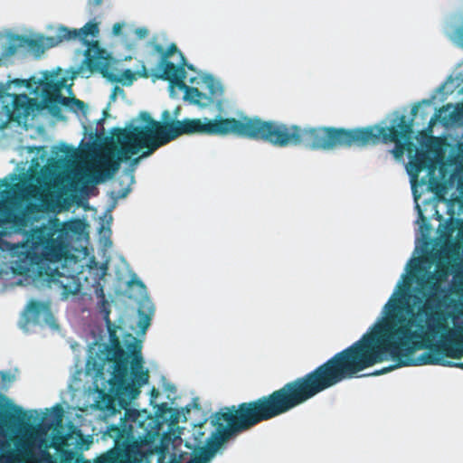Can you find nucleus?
<instances>
[{"instance_id": "a878e982", "label": "nucleus", "mask_w": 463, "mask_h": 463, "mask_svg": "<svg viewBox=\"0 0 463 463\" xmlns=\"http://www.w3.org/2000/svg\"><path fill=\"white\" fill-rule=\"evenodd\" d=\"M385 307L389 309V312H391L392 310H396L398 308L397 301L392 300V298H391L389 302L385 305Z\"/></svg>"}, {"instance_id": "412c9836", "label": "nucleus", "mask_w": 463, "mask_h": 463, "mask_svg": "<svg viewBox=\"0 0 463 463\" xmlns=\"http://www.w3.org/2000/svg\"><path fill=\"white\" fill-rule=\"evenodd\" d=\"M14 413L10 412L5 415V418L9 421H19L21 418L25 416V411L19 406L13 407Z\"/></svg>"}, {"instance_id": "a211bd4d", "label": "nucleus", "mask_w": 463, "mask_h": 463, "mask_svg": "<svg viewBox=\"0 0 463 463\" xmlns=\"http://www.w3.org/2000/svg\"><path fill=\"white\" fill-rule=\"evenodd\" d=\"M205 83L209 92L207 98H211V104H213L215 100H219V99L222 96L223 89L221 84L216 82L213 78L207 79ZM218 103L221 102L218 101Z\"/></svg>"}, {"instance_id": "6ab92c4d", "label": "nucleus", "mask_w": 463, "mask_h": 463, "mask_svg": "<svg viewBox=\"0 0 463 463\" xmlns=\"http://www.w3.org/2000/svg\"><path fill=\"white\" fill-rule=\"evenodd\" d=\"M28 311L35 319H38L42 314H51L49 303L38 300H32L28 304Z\"/></svg>"}, {"instance_id": "c756f323", "label": "nucleus", "mask_w": 463, "mask_h": 463, "mask_svg": "<svg viewBox=\"0 0 463 463\" xmlns=\"http://www.w3.org/2000/svg\"><path fill=\"white\" fill-rule=\"evenodd\" d=\"M145 156H143V153L141 154V156H137V157H135L132 159L131 161V165L132 166H135L138 164V162L140 161L141 158H144Z\"/></svg>"}, {"instance_id": "c85d7f7f", "label": "nucleus", "mask_w": 463, "mask_h": 463, "mask_svg": "<svg viewBox=\"0 0 463 463\" xmlns=\"http://www.w3.org/2000/svg\"><path fill=\"white\" fill-rule=\"evenodd\" d=\"M103 3V0H89V4L92 6H99Z\"/></svg>"}, {"instance_id": "20e7f679", "label": "nucleus", "mask_w": 463, "mask_h": 463, "mask_svg": "<svg viewBox=\"0 0 463 463\" xmlns=\"http://www.w3.org/2000/svg\"><path fill=\"white\" fill-rule=\"evenodd\" d=\"M171 409L166 403L157 406L156 415L146 411L128 410L119 425H110L107 435L114 439L115 449L99 463H146L145 446L153 445L159 438Z\"/></svg>"}, {"instance_id": "473e14b6", "label": "nucleus", "mask_w": 463, "mask_h": 463, "mask_svg": "<svg viewBox=\"0 0 463 463\" xmlns=\"http://www.w3.org/2000/svg\"><path fill=\"white\" fill-rule=\"evenodd\" d=\"M180 110H181V108L180 107H177L175 110H174V113H173V116L175 118H177L179 113H180Z\"/></svg>"}, {"instance_id": "b1692460", "label": "nucleus", "mask_w": 463, "mask_h": 463, "mask_svg": "<svg viewBox=\"0 0 463 463\" xmlns=\"http://www.w3.org/2000/svg\"><path fill=\"white\" fill-rule=\"evenodd\" d=\"M161 125L170 124L172 122H175L176 119L172 118V115L169 110H164L161 115Z\"/></svg>"}, {"instance_id": "ddd939ff", "label": "nucleus", "mask_w": 463, "mask_h": 463, "mask_svg": "<svg viewBox=\"0 0 463 463\" xmlns=\"http://www.w3.org/2000/svg\"><path fill=\"white\" fill-rule=\"evenodd\" d=\"M185 78L186 72L184 67H183L166 80L169 81L171 87L176 86L181 90H184V99L189 101L191 104L200 107L211 105V98H207V94L200 91L197 88L186 85L184 82Z\"/></svg>"}, {"instance_id": "dca6fc26", "label": "nucleus", "mask_w": 463, "mask_h": 463, "mask_svg": "<svg viewBox=\"0 0 463 463\" xmlns=\"http://www.w3.org/2000/svg\"><path fill=\"white\" fill-rule=\"evenodd\" d=\"M24 41V36H14L10 39L9 43L5 46L0 55V66L2 64H5L6 61L14 55L18 49L24 47L23 42Z\"/></svg>"}, {"instance_id": "0eeeda50", "label": "nucleus", "mask_w": 463, "mask_h": 463, "mask_svg": "<svg viewBox=\"0 0 463 463\" xmlns=\"http://www.w3.org/2000/svg\"><path fill=\"white\" fill-rule=\"evenodd\" d=\"M99 33V24L95 22L87 23L80 29H70L66 26H60L57 28L56 35L54 37H48L50 46H55L64 41H71L75 39L82 40L88 43L89 47L85 51L84 63L90 71H98L103 77L109 79L112 81H122L124 85H130L137 78L147 79L152 77V71H149L143 61H141L140 69L132 71L130 69L123 71L121 78H115L109 72V54L107 51L99 46V42L94 41L89 43L86 41L88 36L96 37Z\"/></svg>"}, {"instance_id": "a19ab883", "label": "nucleus", "mask_w": 463, "mask_h": 463, "mask_svg": "<svg viewBox=\"0 0 463 463\" xmlns=\"http://www.w3.org/2000/svg\"><path fill=\"white\" fill-rule=\"evenodd\" d=\"M52 277H53V274H51V275H50V279H51V280H53Z\"/></svg>"}, {"instance_id": "4468645a", "label": "nucleus", "mask_w": 463, "mask_h": 463, "mask_svg": "<svg viewBox=\"0 0 463 463\" xmlns=\"http://www.w3.org/2000/svg\"><path fill=\"white\" fill-rule=\"evenodd\" d=\"M119 148L118 149V160H105L100 164V169H94L90 175V182L93 184H99L105 178H111L114 174L119 169ZM126 162L127 160H123Z\"/></svg>"}, {"instance_id": "f257e3e1", "label": "nucleus", "mask_w": 463, "mask_h": 463, "mask_svg": "<svg viewBox=\"0 0 463 463\" xmlns=\"http://www.w3.org/2000/svg\"><path fill=\"white\" fill-rule=\"evenodd\" d=\"M449 274V266L436 264L434 272L417 279L423 290L425 301L416 310H407L383 325L375 333H366L347 348L336 353L329 360L336 359L343 377L341 382L358 376V373L383 361L389 353L396 364L374 372L380 375L403 366L442 365L463 368V363L455 364L445 357L459 359L463 356V325L450 328L447 319L453 321L463 316V303L455 301L457 313L445 314L438 309L439 293L443 292L441 282Z\"/></svg>"}, {"instance_id": "7ed1b4c3", "label": "nucleus", "mask_w": 463, "mask_h": 463, "mask_svg": "<svg viewBox=\"0 0 463 463\" xmlns=\"http://www.w3.org/2000/svg\"><path fill=\"white\" fill-rule=\"evenodd\" d=\"M298 125H287L277 121H265L258 117L214 118H184L175 120L168 126L163 143L168 144L183 135H206L225 137L234 135L252 140H261L275 146H295L298 139Z\"/></svg>"}, {"instance_id": "393cba45", "label": "nucleus", "mask_w": 463, "mask_h": 463, "mask_svg": "<svg viewBox=\"0 0 463 463\" xmlns=\"http://www.w3.org/2000/svg\"><path fill=\"white\" fill-rule=\"evenodd\" d=\"M135 34L138 39H144L148 35V30L145 27L137 28L135 30Z\"/></svg>"}, {"instance_id": "f03ea898", "label": "nucleus", "mask_w": 463, "mask_h": 463, "mask_svg": "<svg viewBox=\"0 0 463 463\" xmlns=\"http://www.w3.org/2000/svg\"><path fill=\"white\" fill-rule=\"evenodd\" d=\"M416 104L411 109L412 118L408 120L406 116L399 112L393 113L394 118L390 126H369L365 128H345L335 127L301 128L298 126V139L295 146H304L311 150H334L335 148H349L351 146H366L378 143H393L392 150L395 158H400L407 151L410 161L407 172L413 181H416L421 171L427 174L421 178L422 184H428L434 191L439 182L436 176L439 164L443 158L442 144L439 138L431 136L436 115L429 122L425 130L420 132V149H418L410 140L413 134L412 121L419 109Z\"/></svg>"}, {"instance_id": "7c9ffc66", "label": "nucleus", "mask_w": 463, "mask_h": 463, "mask_svg": "<svg viewBox=\"0 0 463 463\" xmlns=\"http://www.w3.org/2000/svg\"><path fill=\"white\" fill-rule=\"evenodd\" d=\"M458 189L463 194V177H459L458 180Z\"/></svg>"}, {"instance_id": "58836bf2", "label": "nucleus", "mask_w": 463, "mask_h": 463, "mask_svg": "<svg viewBox=\"0 0 463 463\" xmlns=\"http://www.w3.org/2000/svg\"><path fill=\"white\" fill-rule=\"evenodd\" d=\"M55 272H57V273L59 274V276H60L61 278H62V279H63V277H64V276H62L61 274H60V273L58 272V269H55Z\"/></svg>"}, {"instance_id": "79ce46f5", "label": "nucleus", "mask_w": 463, "mask_h": 463, "mask_svg": "<svg viewBox=\"0 0 463 463\" xmlns=\"http://www.w3.org/2000/svg\"><path fill=\"white\" fill-rule=\"evenodd\" d=\"M12 179H16V175H13Z\"/></svg>"}, {"instance_id": "f3484780", "label": "nucleus", "mask_w": 463, "mask_h": 463, "mask_svg": "<svg viewBox=\"0 0 463 463\" xmlns=\"http://www.w3.org/2000/svg\"><path fill=\"white\" fill-rule=\"evenodd\" d=\"M62 288V295L67 298L70 295H76L81 288L80 282L75 276L63 277L59 280Z\"/></svg>"}, {"instance_id": "2f4dec72", "label": "nucleus", "mask_w": 463, "mask_h": 463, "mask_svg": "<svg viewBox=\"0 0 463 463\" xmlns=\"http://www.w3.org/2000/svg\"><path fill=\"white\" fill-rule=\"evenodd\" d=\"M159 395L158 390H156L155 387L151 390V398L156 399Z\"/></svg>"}, {"instance_id": "2eb2a0df", "label": "nucleus", "mask_w": 463, "mask_h": 463, "mask_svg": "<svg viewBox=\"0 0 463 463\" xmlns=\"http://www.w3.org/2000/svg\"><path fill=\"white\" fill-rule=\"evenodd\" d=\"M154 312V306L149 300L144 299L139 302L137 308V326L142 332H146L149 327Z\"/></svg>"}, {"instance_id": "e433bc0d", "label": "nucleus", "mask_w": 463, "mask_h": 463, "mask_svg": "<svg viewBox=\"0 0 463 463\" xmlns=\"http://www.w3.org/2000/svg\"><path fill=\"white\" fill-rule=\"evenodd\" d=\"M103 121H104V118H100V119L98 120V124H102Z\"/></svg>"}, {"instance_id": "4c0bfd02", "label": "nucleus", "mask_w": 463, "mask_h": 463, "mask_svg": "<svg viewBox=\"0 0 463 463\" xmlns=\"http://www.w3.org/2000/svg\"><path fill=\"white\" fill-rule=\"evenodd\" d=\"M64 147L66 149L64 152H66V153L71 149V147H69L68 146H64Z\"/></svg>"}, {"instance_id": "f8f14e48", "label": "nucleus", "mask_w": 463, "mask_h": 463, "mask_svg": "<svg viewBox=\"0 0 463 463\" xmlns=\"http://www.w3.org/2000/svg\"><path fill=\"white\" fill-rule=\"evenodd\" d=\"M154 51L161 55L156 68L152 71V78L156 80H169L181 68L184 67L185 57L178 50L175 43H171L166 49L161 44L156 43Z\"/></svg>"}, {"instance_id": "9b49d317", "label": "nucleus", "mask_w": 463, "mask_h": 463, "mask_svg": "<svg viewBox=\"0 0 463 463\" xmlns=\"http://www.w3.org/2000/svg\"><path fill=\"white\" fill-rule=\"evenodd\" d=\"M66 80H48L45 90V102L48 104V111L50 114L59 119H62L61 106L66 107L73 113L81 112L83 116L88 113V105L75 98H67L62 96L61 91L65 87Z\"/></svg>"}, {"instance_id": "72a5a7b5", "label": "nucleus", "mask_w": 463, "mask_h": 463, "mask_svg": "<svg viewBox=\"0 0 463 463\" xmlns=\"http://www.w3.org/2000/svg\"><path fill=\"white\" fill-rule=\"evenodd\" d=\"M23 453H24L26 456L30 454V450L27 447L24 448Z\"/></svg>"}, {"instance_id": "5701e85b", "label": "nucleus", "mask_w": 463, "mask_h": 463, "mask_svg": "<svg viewBox=\"0 0 463 463\" xmlns=\"http://www.w3.org/2000/svg\"><path fill=\"white\" fill-rule=\"evenodd\" d=\"M63 413H64V411H63L62 406L61 404H56L52 408L53 422H55L56 424H60L62 420Z\"/></svg>"}, {"instance_id": "f704fd0d", "label": "nucleus", "mask_w": 463, "mask_h": 463, "mask_svg": "<svg viewBox=\"0 0 463 463\" xmlns=\"http://www.w3.org/2000/svg\"><path fill=\"white\" fill-rule=\"evenodd\" d=\"M129 192V189H126L124 193L120 195L121 197H125Z\"/></svg>"}, {"instance_id": "9d476101", "label": "nucleus", "mask_w": 463, "mask_h": 463, "mask_svg": "<svg viewBox=\"0 0 463 463\" xmlns=\"http://www.w3.org/2000/svg\"><path fill=\"white\" fill-rule=\"evenodd\" d=\"M47 81L42 83L41 101L35 99H30L26 94H9L6 89L0 90V98L12 97V109L9 105H5V118L0 122V130L7 128L9 122L15 121L21 123L22 119H26L33 111L48 110V104L45 102V90Z\"/></svg>"}, {"instance_id": "bb28decb", "label": "nucleus", "mask_w": 463, "mask_h": 463, "mask_svg": "<svg viewBox=\"0 0 463 463\" xmlns=\"http://www.w3.org/2000/svg\"><path fill=\"white\" fill-rule=\"evenodd\" d=\"M123 25L119 23H116L112 27V33L115 35H118L121 33Z\"/></svg>"}, {"instance_id": "39448f33", "label": "nucleus", "mask_w": 463, "mask_h": 463, "mask_svg": "<svg viewBox=\"0 0 463 463\" xmlns=\"http://www.w3.org/2000/svg\"><path fill=\"white\" fill-rule=\"evenodd\" d=\"M81 226L80 220L62 222L53 217L32 229L26 237V250L12 262L13 272L30 276L37 271L42 275L44 264L60 261L66 255L70 233H79Z\"/></svg>"}, {"instance_id": "cd10ccee", "label": "nucleus", "mask_w": 463, "mask_h": 463, "mask_svg": "<svg viewBox=\"0 0 463 463\" xmlns=\"http://www.w3.org/2000/svg\"><path fill=\"white\" fill-rule=\"evenodd\" d=\"M14 84L17 85V86H26L28 87L29 84H28V81L26 80H19V79H16L12 81Z\"/></svg>"}, {"instance_id": "ea45409f", "label": "nucleus", "mask_w": 463, "mask_h": 463, "mask_svg": "<svg viewBox=\"0 0 463 463\" xmlns=\"http://www.w3.org/2000/svg\"><path fill=\"white\" fill-rule=\"evenodd\" d=\"M118 90V87H115V88H114V93H116V90ZM114 95H115V94H113V96H114Z\"/></svg>"}, {"instance_id": "1a4fd4ad", "label": "nucleus", "mask_w": 463, "mask_h": 463, "mask_svg": "<svg viewBox=\"0 0 463 463\" xmlns=\"http://www.w3.org/2000/svg\"><path fill=\"white\" fill-rule=\"evenodd\" d=\"M34 187L24 182L9 183L0 180V238L5 235L4 226L11 224L23 230L28 224L25 203L33 196Z\"/></svg>"}, {"instance_id": "6e6552de", "label": "nucleus", "mask_w": 463, "mask_h": 463, "mask_svg": "<svg viewBox=\"0 0 463 463\" xmlns=\"http://www.w3.org/2000/svg\"><path fill=\"white\" fill-rule=\"evenodd\" d=\"M139 118L146 125H129L124 128H115L112 131L119 145L120 160H129L142 149H145L143 156H149L165 145L163 137L167 134L169 124L161 125V122L152 118L146 111L140 112Z\"/></svg>"}, {"instance_id": "423d86ee", "label": "nucleus", "mask_w": 463, "mask_h": 463, "mask_svg": "<svg viewBox=\"0 0 463 463\" xmlns=\"http://www.w3.org/2000/svg\"><path fill=\"white\" fill-rule=\"evenodd\" d=\"M96 296L101 304V312L104 313V321L109 333V345L106 347L107 359L114 364V370L110 384L117 392L127 395L129 399H136L140 393V388L146 384L149 379L148 370L144 369L141 355V345L137 341L128 345L133 358L129 362L130 355L121 347L118 335V329L109 318V304L105 298L103 288L99 286L95 290Z\"/></svg>"}, {"instance_id": "c9c22d12", "label": "nucleus", "mask_w": 463, "mask_h": 463, "mask_svg": "<svg viewBox=\"0 0 463 463\" xmlns=\"http://www.w3.org/2000/svg\"><path fill=\"white\" fill-rule=\"evenodd\" d=\"M185 66H187V68H188L189 70H194V66H193L192 64H187V63L185 62L184 67H185Z\"/></svg>"}, {"instance_id": "aec40b11", "label": "nucleus", "mask_w": 463, "mask_h": 463, "mask_svg": "<svg viewBox=\"0 0 463 463\" xmlns=\"http://www.w3.org/2000/svg\"><path fill=\"white\" fill-rule=\"evenodd\" d=\"M24 47L27 46L31 50H33L35 52H43L44 48L42 41L37 39H31L24 36V41L23 42Z\"/></svg>"}, {"instance_id": "4be33fe9", "label": "nucleus", "mask_w": 463, "mask_h": 463, "mask_svg": "<svg viewBox=\"0 0 463 463\" xmlns=\"http://www.w3.org/2000/svg\"><path fill=\"white\" fill-rule=\"evenodd\" d=\"M14 381V375L6 371L0 372L1 389H7L11 383Z\"/></svg>"}]
</instances>
